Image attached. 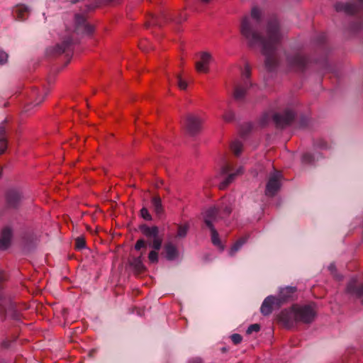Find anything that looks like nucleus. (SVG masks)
Instances as JSON below:
<instances>
[{
  "label": "nucleus",
  "instance_id": "nucleus-43",
  "mask_svg": "<svg viewBox=\"0 0 363 363\" xmlns=\"http://www.w3.org/2000/svg\"><path fill=\"white\" fill-rule=\"evenodd\" d=\"M146 43H147L146 41L141 42V43H140V45H139V46H140V48L141 50H143L144 51H147V50H148L147 48H146L145 45Z\"/></svg>",
  "mask_w": 363,
  "mask_h": 363
},
{
  "label": "nucleus",
  "instance_id": "nucleus-33",
  "mask_svg": "<svg viewBox=\"0 0 363 363\" xmlns=\"http://www.w3.org/2000/svg\"><path fill=\"white\" fill-rule=\"evenodd\" d=\"M235 117L234 113L232 111H226L223 115V119L225 122H231L233 121Z\"/></svg>",
  "mask_w": 363,
  "mask_h": 363
},
{
  "label": "nucleus",
  "instance_id": "nucleus-26",
  "mask_svg": "<svg viewBox=\"0 0 363 363\" xmlns=\"http://www.w3.org/2000/svg\"><path fill=\"white\" fill-rule=\"evenodd\" d=\"M8 142L6 134V129L3 124L0 125V148L6 150L7 149Z\"/></svg>",
  "mask_w": 363,
  "mask_h": 363
},
{
  "label": "nucleus",
  "instance_id": "nucleus-40",
  "mask_svg": "<svg viewBox=\"0 0 363 363\" xmlns=\"http://www.w3.org/2000/svg\"><path fill=\"white\" fill-rule=\"evenodd\" d=\"M315 145L320 149H327L328 147L327 142L323 139H320L315 142Z\"/></svg>",
  "mask_w": 363,
  "mask_h": 363
},
{
  "label": "nucleus",
  "instance_id": "nucleus-9",
  "mask_svg": "<svg viewBox=\"0 0 363 363\" xmlns=\"http://www.w3.org/2000/svg\"><path fill=\"white\" fill-rule=\"evenodd\" d=\"M231 167L230 164H226L222 168L223 174H228L227 178L219 184V189H225L238 175H241L244 172L242 167H240L235 172H230Z\"/></svg>",
  "mask_w": 363,
  "mask_h": 363
},
{
  "label": "nucleus",
  "instance_id": "nucleus-51",
  "mask_svg": "<svg viewBox=\"0 0 363 363\" xmlns=\"http://www.w3.org/2000/svg\"><path fill=\"white\" fill-rule=\"evenodd\" d=\"M362 303L363 304V300L362 301Z\"/></svg>",
  "mask_w": 363,
  "mask_h": 363
},
{
  "label": "nucleus",
  "instance_id": "nucleus-18",
  "mask_svg": "<svg viewBox=\"0 0 363 363\" xmlns=\"http://www.w3.org/2000/svg\"><path fill=\"white\" fill-rule=\"evenodd\" d=\"M165 258L169 261L176 259L179 256V251L177 247L171 242H167L164 245V252Z\"/></svg>",
  "mask_w": 363,
  "mask_h": 363
},
{
  "label": "nucleus",
  "instance_id": "nucleus-5",
  "mask_svg": "<svg viewBox=\"0 0 363 363\" xmlns=\"http://www.w3.org/2000/svg\"><path fill=\"white\" fill-rule=\"evenodd\" d=\"M278 320L286 328H291L296 326L298 323L296 314L295 310L293 309V306L288 308L282 310L277 316Z\"/></svg>",
  "mask_w": 363,
  "mask_h": 363
},
{
  "label": "nucleus",
  "instance_id": "nucleus-49",
  "mask_svg": "<svg viewBox=\"0 0 363 363\" xmlns=\"http://www.w3.org/2000/svg\"><path fill=\"white\" fill-rule=\"evenodd\" d=\"M5 151H6V150H3V149L0 148V155H2L3 153H4V152H5Z\"/></svg>",
  "mask_w": 363,
  "mask_h": 363
},
{
  "label": "nucleus",
  "instance_id": "nucleus-47",
  "mask_svg": "<svg viewBox=\"0 0 363 363\" xmlns=\"http://www.w3.org/2000/svg\"><path fill=\"white\" fill-rule=\"evenodd\" d=\"M329 269H330L331 271H333V269H335V265L331 264V265L329 267Z\"/></svg>",
  "mask_w": 363,
  "mask_h": 363
},
{
  "label": "nucleus",
  "instance_id": "nucleus-17",
  "mask_svg": "<svg viewBox=\"0 0 363 363\" xmlns=\"http://www.w3.org/2000/svg\"><path fill=\"white\" fill-rule=\"evenodd\" d=\"M335 9L337 12H343L347 15H352L358 11V7L350 3L337 2L335 5Z\"/></svg>",
  "mask_w": 363,
  "mask_h": 363
},
{
  "label": "nucleus",
  "instance_id": "nucleus-3",
  "mask_svg": "<svg viewBox=\"0 0 363 363\" xmlns=\"http://www.w3.org/2000/svg\"><path fill=\"white\" fill-rule=\"evenodd\" d=\"M218 211L216 208H208L203 213V220L206 226L210 229L211 233L212 243L218 247L220 251L224 250V245L222 244L219 235L213 226V222H217Z\"/></svg>",
  "mask_w": 363,
  "mask_h": 363
},
{
  "label": "nucleus",
  "instance_id": "nucleus-45",
  "mask_svg": "<svg viewBox=\"0 0 363 363\" xmlns=\"http://www.w3.org/2000/svg\"><path fill=\"white\" fill-rule=\"evenodd\" d=\"M269 117L268 114H266L263 116V118L262 119V124L264 125L267 123V118Z\"/></svg>",
  "mask_w": 363,
  "mask_h": 363
},
{
  "label": "nucleus",
  "instance_id": "nucleus-6",
  "mask_svg": "<svg viewBox=\"0 0 363 363\" xmlns=\"http://www.w3.org/2000/svg\"><path fill=\"white\" fill-rule=\"evenodd\" d=\"M295 116L296 114L292 110L286 109L283 113L273 114L272 119L277 128H284L293 122Z\"/></svg>",
  "mask_w": 363,
  "mask_h": 363
},
{
  "label": "nucleus",
  "instance_id": "nucleus-2",
  "mask_svg": "<svg viewBox=\"0 0 363 363\" xmlns=\"http://www.w3.org/2000/svg\"><path fill=\"white\" fill-rule=\"evenodd\" d=\"M140 230L147 238L152 239L148 243L149 246L153 248V250L149 252L148 259L151 263H157L159 260L158 250H160L163 240L162 238L159 235L158 227L155 225L150 227L147 225H143L140 226Z\"/></svg>",
  "mask_w": 363,
  "mask_h": 363
},
{
  "label": "nucleus",
  "instance_id": "nucleus-11",
  "mask_svg": "<svg viewBox=\"0 0 363 363\" xmlns=\"http://www.w3.org/2000/svg\"><path fill=\"white\" fill-rule=\"evenodd\" d=\"M218 211L217 221L220 219L228 218L232 213L233 208V202L229 199H223L221 204L218 207H211Z\"/></svg>",
  "mask_w": 363,
  "mask_h": 363
},
{
  "label": "nucleus",
  "instance_id": "nucleus-16",
  "mask_svg": "<svg viewBox=\"0 0 363 363\" xmlns=\"http://www.w3.org/2000/svg\"><path fill=\"white\" fill-rule=\"evenodd\" d=\"M251 86V82L245 81L235 85L233 97L237 101H241L244 99L247 89Z\"/></svg>",
  "mask_w": 363,
  "mask_h": 363
},
{
  "label": "nucleus",
  "instance_id": "nucleus-41",
  "mask_svg": "<svg viewBox=\"0 0 363 363\" xmlns=\"http://www.w3.org/2000/svg\"><path fill=\"white\" fill-rule=\"evenodd\" d=\"M8 57L9 55L6 52L0 50V65L5 64L8 60Z\"/></svg>",
  "mask_w": 363,
  "mask_h": 363
},
{
  "label": "nucleus",
  "instance_id": "nucleus-7",
  "mask_svg": "<svg viewBox=\"0 0 363 363\" xmlns=\"http://www.w3.org/2000/svg\"><path fill=\"white\" fill-rule=\"evenodd\" d=\"M203 121L201 117L194 114H189L185 118L184 126L187 132L193 135L201 130Z\"/></svg>",
  "mask_w": 363,
  "mask_h": 363
},
{
  "label": "nucleus",
  "instance_id": "nucleus-48",
  "mask_svg": "<svg viewBox=\"0 0 363 363\" xmlns=\"http://www.w3.org/2000/svg\"><path fill=\"white\" fill-rule=\"evenodd\" d=\"M202 3L203 4H208V2H210L211 0H201Z\"/></svg>",
  "mask_w": 363,
  "mask_h": 363
},
{
  "label": "nucleus",
  "instance_id": "nucleus-15",
  "mask_svg": "<svg viewBox=\"0 0 363 363\" xmlns=\"http://www.w3.org/2000/svg\"><path fill=\"white\" fill-rule=\"evenodd\" d=\"M6 199L7 206L16 208L20 205L22 196L19 191L11 189L7 192Z\"/></svg>",
  "mask_w": 363,
  "mask_h": 363
},
{
  "label": "nucleus",
  "instance_id": "nucleus-31",
  "mask_svg": "<svg viewBox=\"0 0 363 363\" xmlns=\"http://www.w3.org/2000/svg\"><path fill=\"white\" fill-rule=\"evenodd\" d=\"M251 72H250V68L248 65H246L245 66L244 71L242 74V82H244L245 81L250 82V77Z\"/></svg>",
  "mask_w": 363,
  "mask_h": 363
},
{
  "label": "nucleus",
  "instance_id": "nucleus-21",
  "mask_svg": "<svg viewBox=\"0 0 363 363\" xmlns=\"http://www.w3.org/2000/svg\"><path fill=\"white\" fill-rule=\"evenodd\" d=\"M143 254L137 257H132L129 260V264L135 273L140 274L145 271L146 268L143 263Z\"/></svg>",
  "mask_w": 363,
  "mask_h": 363
},
{
  "label": "nucleus",
  "instance_id": "nucleus-20",
  "mask_svg": "<svg viewBox=\"0 0 363 363\" xmlns=\"http://www.w3.org/2000/svg\"><path fill=\"white\" fill-rule=\"evenodd\" d=\"M12 238V231L11 228L6 227L3 229L1 236L0 238V250L7 249L10 244Z\"/></svg>",
  "mask_w": 363,
  "mask_h": 363
},
{
  "label": "nucleus",
  "instance_id": "nucleus-37",
  "mask_svg": "<svg viewBox=\"0 0 363 363\" xmlns=\"http://www.w3.org/2000/svg\"><path fill=\"white\" fill-rule=\"evenodd\" d=\"M259 330H260V325L259 324H257V323L252 324L248 327L246 333H247V334L250 335L253 332L257 333L259 331Z\"/></svg>",
  "mask_w": 363,
  "mask_h": 363
},
{
  "label": "nucleus",
  "instance_id": "nucleus-27",
  "mask_svg": "<svg viewBox=\"0 0 363 363\" xmlns=\"http://www.w3.org/2000/svg\"><path fill=\"white\" fill-rule=\"evenodd\" d=\"M247 237H242L238 240L234 245L231 247L230 250V255L231 256L234 255L240 247L247 242Z\"/></svg>",
  "mask_w": 363,
  "mask_h": 363
},
{
  "label": "nucleus",
  "instance_id": "nucleus-24",
  "mask_svg": "<svg viewBox=\"0 0 363 363\" xmlns=\"http://www.w3.org/2000/svg\"><path fill=\"white\" fill-rule=\"evenodd\" d=\"M47 95L48 92H45L39 95L36 90L33 91L32 93V96H35V99L30 104H28L26 106V111L30 110L32 106H35L40 105L45 100Z\"/></svg>",
  "mask_w": 363,
  "mask_h": 363
},
{
  "label": "nucleus",
  "instance_id": "nucleus-25",
  "mask_svg": "<svg viewBox=\"0 0 363 363\" xmlns=\"http://www.w3.org/2000/svg\"><path fill=\"white\" fill-rule=\"evenodd\" d=\"M151 203L154 208V211L157 216H160L164 213V208L162 203V200L160 196H154L151 200Z\"/></svg>",
  "mask_w": 363,
  "mask_h": 363
},
{
  "label": "nucleus",
  "instance_id": "nucleus-46",
  "mask_svg": "<svg viewBox=\"0 0 363 363\" xmlns=\"http://www.w3.org/2000/svg\"><path fill=\"white\" fill-rule=\"evenodd\" d=\"M79 0H70V2H71L72 4H77V2H79Z\"/></svg>",
  "mask_w": 363,
  "mask_h": 363
},
{
  "label": "nucleus",
  "instance_id": "nucleus-36",
  "mask_svg": "<svg viewBox=\"0 0 363 363\" xmlns=\"http://www.w3.org/2000/svg\"><path fill=\"white\" fill-rule=\"evenodd\" d=\"M177 84L179 88L182 90H185L188 86L187 82L184 80L180 75L177 76Z\"/></svg>",
  "mask_w": 363,
  "mask_h": 363
},
{
  "label": "nucleus",
  "instance_id": "nucleus-30",
  "mask_svg": "<svg viewBox=\"0 0 363 363\" xmlns=\"http://www.w3.org/2000/svg\"><path fill=\"white\" fill-rule=\"evenodd\" d=\"M189 225L187 224L179 225L178 226L177 237L178 238H184L188 232Z\"/></svg>",
  "mask_w": 363,
  "mask_h": 363
},
{
  "label": "nucleus",
  "instance_id": "nucleus-42",
  "mask_svg": "<svg viewBox=\"0 0 363 363\" xmlns=\"http://www.w3.org/2000/svg\"><path fill=\"white\" fill-rule=\"evenodd\" d=\"M6 274L4 271H0V283L6 280Z\"/></svg>",
  "mask_w": 363,
  "mask_h": 363
},
{
  "label": "nucleus",
  "instance_id": "nucleus-34",
  "mask_svg": "<svg viewBox=\"0 0 363 363\" xmlns=\"http://www.w3.org/2000/svg\"><path fill=\"white\" fill-rule=\"evenodd\" d=\"M140 216L143 219H145L146 220H152V219L147 208H146L145 207H143L141 208Z\"/></svg>",
  "mask_w": 363,
  "mask_h": 363
},
{
  "label": "nucleus",
  "instance_id": "nucleus-1",
  "mask_svg": "<svg viewBox=\"0 0 363 363\" xmlns=\"http://www.w3.org/2000/svg\"><path fill=\"white\" fill-rule=\"evenodd\" d=\"M262 20V10L257 6L252 7L250 15L244 16L241 21L240 32L250 46L261 45L262 53L266 57L265 67L269 71H272L278 63L275 52L286 36L287 32L281 27L277 18H272L266 24L265 35L262 36L259 28Z\"/></svg>",
  "mask_w": 363,
  "mask_h": 363
},
{
  "label": "nucleus",
  "instance_id": "nucleus-29",
  "mask_svg": "<svg viewBox=\"0 0 363 363\" xmlns=\"http://www.w3.org/2000/svg\"><path fill=\"white\" fill-rule=\"evenodd\" d=\"M72 45V39L68 38L66 40H64L61 44L57 45V52L60 53H62L66 52L69 49V47Z\"/></svg>",
  "mask_w": 363,
  "mask_h": 363
},
{
  "label": "nucleus",
  "instance_id": "nucleus-50",
  "mask_svg": "<svg viewBox=\"0 0 363 363\" xmlns=\"http://www.w3.org/2000/svg\"><path fill=\"white\" fill-rule=\"evenodd\" d=\"M359 3L363 4V0H357Z\"/></svg>",
  "mask_w": 363,
  "mask_h": 363
},
{
  "label": "nucleus",
  "instance_id": "nucleus-13",
  "mask_svg": "<svg viewBox=\"0 0 363 363\" xmlns=\"http://www.w3.org/2000/svg\"><path fill=\"white\" fill-rule=\"evenodd\" d=\"M213 58L209 52H203L200 55V60L196 63V69L198 72L207 73L209 71V65Z\"/></svg>",
  "mask_w": 363,
  "mask_h": 363
},
{
  "label": "nucleus",
  "instance_id": "nucleus-14",
  "mask_svg": "<svg viewBox=\"0 0 363 363\" xmlns=\"http://www.w3.org/2000/svg\"><path fill=\"white\" fill-rule=\"evenodd\" d=\"M274 306H280L279 300H277V297L274 296H269L262 302L260 311L263 315H269L272 313Z\"/></svg>",
  "mask_w": 363,
  "mask_h": 363
},
{
  "label": "nucleus",
  "instance_id": "nucleus-28",
  "mask_svg": "<svg viewBox=\"0 0 363 363\" xmlns=\"http://www.w3.org/2000/svg\"><path fill=\"white\" fill-rule=\"evenodd\" d=\"M230 149L235 156H239L242 151V144L239 140H235L231 143Z\"/></svg>",
  "mask_w": 363,
  "mask_h": 363
},
{
  "label": "nucleus",
  "instance_id": "nucleus-8",
  "mask_svg": "<svg viewBox=\"0 0 363 363\" xmlns=\"http://www.w3.org/2000/svg\"><path fill=\"white\" fill-rule=\"evenodd\" d=\"M281 174L277 172L270 175L266 184L265 195L267 196L272 197L278 192L281 187Z\"/></svg>",
  "mask_w": 363,
  "mask_h": 363
},
{
  "label": "nucleus",
  "instance_id": "nucleus-10",
  "mask_svg": "<svg viewBox=\"0 0 363 363\" xmlns=\"http://www.w3.org/2000/svg\"><path fill=\"white\" fill-rule=\"evenodd\" d=\"M287 62L291 68L297 71H303L307 65L308 60L306 57L299 53H295L293 55L287 56Z\"/></svg>",
  "mask_w": 363,
  "mask_h": 363
},
{
  "label": "nucleus",
  "instance_id": "nucleus-23",
  "mask_svg": "<svg viewBox=\"0 0 363 363\" xmlns=\"http://www.w3.org/2000/svg\"><path fill=\"white\" fill-rule=\"evenodd\" d=\"M14 13L18 20L24 21L28 15L29 9L26 5L19 4L15 7Z\"/></svg>",
  "mask_w": 363,
  "mask_h": 363
},
{
  "label": "nucleus",
  "instance_id": "nucleus-38",
  "mask_svg": "<svg viewBox=\"0 0 363 363\" xmlns=\"http://www.w3.org/2000/svg\"><path fill=\"white\" fill-rule=\"evenodd\" d=\"M232 342L235 345L240 344L242 342V337L240 334L235 333L233 334L230 337Z\"/></svg>",
  "mask_w": 363,
  "mask_h": 363
},
{
  "label": "nucleus",
  "instance_id": "nucleus-32",
  "mask_svg": "<svg viewBox=\"0 0 363 363\" xmlns=\"http://www.w3.org/2000/svg\"><path fill=\"white\" fill-rule=\"evenodd\" d=\"M86 246V242L84 238L78 237L75 240V247L76 249L81 250L84 248Z\"/></svg>",
  "mask_w": 363,
  "mask_h": 363
},
{
  "label": "nucleus",
  "instance_id": "nucleus-44",
  "mask_svg": "<svg viewBox=\"0 0 363 363\" xmlns=\"http://www.w3.org/2000/svg\"><path fill=\"white\" fill-rule=\"evenodd\" d=\"M190 363H203V361L201 358H195L192 359Z\"/></svg>",
  "mask_w": 363,
  "mask_h": 363
},
{
  "label": "nucleus",
  "instance_id": "nucleus-19",
  "mask_svg": "<svg viewBox=\"0 0 363 363\" xmlns=\"http://www.w3.org/2000/svg\"><path fill=\"white\" fill-rule=\"evenodd\" d=\"M296 290L295 287L291 286H287L282 289L279 294V296L277 297V300H279V305L281 306L291 299L293 294L296 292Z\"/></svg>",
  "mask_w": 363,
  "mask_h": 363
},
{
  "label": "nucleus",
  "instance_id": "nucleus-39",
  "mask_svg": "<svg viewBox=\"0 0 363 363\" xmlns=\"http://www.w3.org/2000/svg\"><path fill=\"white\" fill-rule=\"evenodd\" d=\"M146 247V242L143 239H139L135 244V250H140L141 248Z\"/></svg>",
  "mask_w": 363,
  "mask_h": 363
},
{
  "label": "nucleus",
  "instance_id": "nucleus-22",
  "mask_svg": "<svg viewBox=\"0 0 363 363\" xmlns=\"http://www.w3.org/2000/svg\"><path fill=\"white\" fill-rule=\"evenodd\" d=\"M347 291L350 294H355L360 297L363 295V283L357 286V280L352 279L347 284Z\"/></svg>",
  "mask_w": 363,
  "mask_h": 363
},
{
  "label": "nucleus",
  "instance_id": "nucleus-4",
  "mask_svg": "<svg viewBox=\"0 0 363 363\" xmlns=\"http://www.w3.org/2000/svg\"><path fill=\"white\" fill-rule=\"evenodd\" d=\"M293 309L295 310L298 323L309 324L315 320L316 316L315 308L311 304H294Z\"/></svg>",
  "mask_w": 363,
  "mask_h": 363
},
{
  "label": "nucleus",
  "instance_id": "nucleus-35",
  "mask_svg": "<svg viewBox=\"0 0 363 363\" xmlns=\"http://www.w3.org/2000/svg\"><path fill=\"white\" fill-rule=\"evenodd\" d=\"M301 160L303 163L310 164L313 162L314 158L311 153H305L302 155Z\"/></svg>",
  "mask_w": 363,
  "mask_h": 363
},
{
  "label": "nucleus",
  "instance_id": "nucleus-12",
  "mask_svg": "<svg viewBox=\"0 0 363 363\" xmlns=\"http://www.w3.org/2000/svg\"><path fill=\"white\" fill-rule=\"evenodd\" d=\"M75 29L82 33L91 35L94 32V26L86 23L85 16L76 14L74 16Z\"/></svg>",
  "mask_w": 363,
  "mask_h": 363
}]
</instances>
